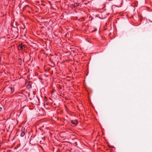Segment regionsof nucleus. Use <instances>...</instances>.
Masks as SVG:
<instances>
[{
	"label": "nucleus",
	"instance_id": "obj_12",
	"mask_svg": "<svg viewBox=\"0 0 152 152\" xmlns=\"http://www.w3.org/2000/svg\"><path fill=\"white\" fill-rule=\"evenodd\" d=\"M16 29H17V30H18V28H16Z\"/></svg>",
	"mask_w": 152,
	"mask_h": 152
},
{
	"label": "nucleus",
	"instance_id": "obj_4",
	"mask_svg": "<svg viewBox=\"0 0 152 152\" xmlns=\"http://www.w3.org/2000/svg\"><path fill=\"white\" fill-rule=\"evenodd\" d=\"M71 122L73 124L75 125L77 124V120H72L71 121Z\"/></svg>",
	"mask_w": 152,
	"mask_h": 152
},
{
	"label": "nucleus",
	"instance_id": "obj_3",
	"mask_svg": "<svg viewBox=\"0 0 152 152\" xmlns=\"http://www.w3.org/2000/svg\"><path fill=\"white\" fill-rule=\"evenodd\" d=\"M24 130H25L24 129H22L21 132V133L20 134V136L21 137H22L24 136V135L25 134V133L24 132Z\"/></svg>",
	"mask_w": 152,
	"mask_h": 152
},
{
	"label": "nucleus",
	"instance_id": "obj_11",
	"mask_svg": "<svg viewBox=\"0 0 152 152\" xmlns=\"http://www.w3.org/2000/svg\"><path fill=\"white\" fill-rule=\"evenodd\" d=\"M1 61V58H0V61Z\"/></svg>",
	"mask_w": 152,
	"mask_h": 152
},
{
	"label": "nucleus",
	"instance_id": "obj_9",
	"mask_svg": "<svg viewBox=\"0 0 152 152\" xmlns=\"http://www.w3.org/2000/svg\"><path fill=\"white\" fill-rule=\"evenodd\" d=\"M96 29L95 28V29L94 31H96Z\"/></svg>",
	"mask_w": 152,
	"mask_h": 152
},
{
	"label": "nucleus",
	"instance_id": "obj_10",
	"mask_svg": "<svg viewBox=\"0 0 152 152\" xmlns=\"http://www.w3.org/2000/svg\"><path fill=\"white\" fill-rule=\"evenodd\" d=\"M38 102H36V103L35 104H37V103H38Z\"/></svg>",
	"mask_w": 152,
	"mask_h": 152
},
{
	"label": "nucleus",
	"instance_id": "obj_7",
	"mask_svg": "<svg viewBox=\"0 0 152 152\" xmlns=\"http://www.w3.org/2000/svg\"><path fill=\"white\" fill-rule=\"evenodd\" d=\"M3 109V106L2 107H0V112Z\"/></svg>",
	"mask_w": 152,
	"mask_h": 152
},
{
	"label": "nucleus",
	"instance_id": "obj_1",
	"mask_svg": "<svg viewBox=\"0 0 152 152\" xmlns=\"http://www.w3.org/2000/svg\"><path fill=\"white\" fill-rule=\"evenodd\" d=\"M7 89L8 92L10 94L12 93L14 91V88L12 87H9L7 88Z\"/></svg>",
	"mask_w": 152,
	"mask_h": 152
},
{
	"label": "nucleus",
	"instance_id": "obj_8",
	"mask_svg": "<svg viewBox=\"0 0 152 152\" xmlns=\"http://www.w3.org/2000/svg\"><path fill=\"white\" fill-rule=\"evenodd\" d=\"M35 99H36V100H37V101H38V102H39V99H38V98H35Z\"/></svg>",
	"mask_w": 152,
	"mask_h": 152
},
{
	"label": "nucleus",
	"instance_id": "obj_6",
	"mask_svg": "<svg viewBox=\"0 0 152 152\" xmlns=\"http://www.w3.org/2000/svg\"><path fill=\"white\" fill-rule=\"evenodd\" d=\"M20 95H19V96H18L20 97V96H23V94H21ZM18 99H21V98H20V97H19L18 98Z\"/></svg>",
	"mask_w": 152,
	"mask_h": 152
},
{
	"label": "nucleus",
	"instance_id": "obj_2",
	"mask_svg": "<svg viewBox=\"0 0 152 152\" xmlns=\"http://www.w3.org/2000/svg\"><path fill=\"white\" fill-rule=\"evenodd\" d=\"M25 48L24 46L22 44H20L18 47L19 50H23V48Z\"/></svg>",
	"mask_w": 152,
	"mask_h": 152
},
{
	"label": "nucleus",
	"instance_id": "obj_5",
	"mask_svg": "<svg viewBox=\"0 0 152 152\" xmlns=\"http://www.w3.org/2000/svg\"><path fill=\"white\" fill-rule=\"evenodd\" d=\"M73 5H74V7H76L78 6L79 4L78 3H75V4H74Z\"/></svg>",
	"mask_w": 152,
	"mask_h": 152
}]
</instances>
